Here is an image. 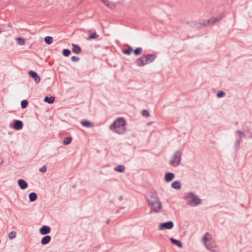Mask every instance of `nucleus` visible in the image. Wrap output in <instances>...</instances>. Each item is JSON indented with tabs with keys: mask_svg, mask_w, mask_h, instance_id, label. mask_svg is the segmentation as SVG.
I'll list each match as a JSON object with an SVG mask.
<instances>
[{
	"mask_svg": "<svg viewBox=\"0 0 252 252\" xmlns=\"http://www.w3.org/2000/svg\"><path fill=\"white\" fill-rule=\"evenodd\" d=\"M55 99V98L54 96H52L48 97V96H46L45 97V98L44 99V101L45 102H47L49 104H52L54 102Z\"/></svg>",
	"mask_w": 252,
	"mask_h": 252,
	"instance_id": "6ab92c4d",
	"label": "nucleus"
},
{
	"mask_svg": "<svg viewBox=\"0 0 252 252\" xmlns=\"http://www.w3.org/2000/svg\"><path fill=\"white\" fill-rule=\"evenodd\" d=\"M147 55L149 58V62L150 63H153L157 58V56L154 54H150Z\"/></svg>",
	"mask_w": 252,
	"mask_h": 252,
	"instance_id": "4be33fe9",
	"label": "nucleus"
},
{
	"mask_svg": "<svg viewBox=\"0 0 252 252\" xmlns=\"http://www.w3.org/2000/svg\"><path fill=\"white\" fill-rule=\"evenodd\" d=\"M171 187L176 189H179L181 188V184L178 181H174L171 184Z\"/></svg>",
	"mask_w": 252,
	"mask_h": 252,
	"instance_id": "a211bd4d",
	"label": "nucleus"
},
{
	"mask_svg": "<svg viewBox=\"0 0 252 252\" xmlns=\"http://www.w3.org/2000/svg\"><path fill=\"white\" fill-rule=\"evenodd\" d=\"M174 227V223L172 221H169L159 224L158 228L159 230L171 229Z\"/></svg>",
	"mask_w": 252,
	"mask_h": 252,
	"instance_id": "20e7f679",
	"label": "nucleus"
},
{
	"mask_svg": "<svg viewBox=\"0 0 252 252\" xmlns=\"http://www.w3.org/2000/svg\"><path fill=\"white\" fill-rule=\"evenodd\" d=\"M71 53L70 51L67 49H64L63 50L62 54L64 57H68Z\"/></svg>",
	"mask_w": 252,
	"mask_h": 252,
	"instance_id": "7c9ffc66",
	"label": "nucleus"
},
{
	"mask_svg": "<svg viewBox=\"0 0 252 252\" xmlns=\"http://www.w3.org/2000/svg\"><path fill=\"white\" fill-rule=\"evenodd\" d=\"M125 167L123 165H120L115 168V170L118 172H123L125 171Z\"/></svg>",
	"mask_w": 252,
	"mask_h": 252,
	"instance_id": "b1692460",
	"label": "nucleus"
},
{
	"mask_svg": "<svg viewBox=\"0 0 252 252\" xmlns=\"http://www.w3.org/2000/svg\"><path fill=\"white\" fill-rule=\"evenodd\" d=\"M182 152L177 151L170 160V164L174 167L178 166L181 163Z\"/></svg>",
	"mask_w": 252,
	"mask_h": 252,
	"instance_id": "7ed1b4c3",
	"label": "nucleus"
},
{
	"mask_svg": "<svg viewBox=\"0 0 252 252\" xmlns=\"http://www.w3.org/2000/svg\"><path fill=\"white\" fill-rule=\"evenodd\" d=\"M142 115H143V116L145 117H150V115L149 112L146 109H144L142 110Z\"/></svg>",
	"mask_w": 252,
	"mask_h": 252,
	"instance_id": "c9c22d12",
	"label": "nucleus"
},
{
	"mask_svg": "<svg viewBox=\"0 0 252 252\" xmlns=\"http://www.w3.org/2000/svg\"><path fill=\"white\" fill-rule=\"evenodd\" d=\"M132 51H133V49H132V47L130 46H129L126 50H124L123 51V52L124 54H125L126 55H129Z\"/></svg>",
	"mask_w": 252,
	"mask_h": 252,
	"instance_id": "bb28decb",
	"label": "nucleus"
},
{
	"mask_svg": "<svg viewBox=\"0 0 252 252\" xmlns=\"http://www.w3.org/2000/svg\"><path fill=\"white\" fill-rule=\"evenodd\" d=\"M98 37V35L96 33V32H94L90 34L89 36L87 38V40H91L93 39H95Z\"/></svg>",
	"mask_w": 252,
	"mask_h": 252,
	"instance_id": "a878e982",
	"label": "nucleus"
},
{
	"mask_svg": "<svg viewBox=\"0 0 252 252\" xmlns=\"http://www.w3.org/2000/svg\"><path fill=\"white\" fill-rule=\"evenodd\" d=\"M29 76L32 78L36 83H38L40 81V77L37 73L33 70H30L28 72Z\"/></svg>",
	"mask_w": 252,
	"mask_h": 252,
	"instance_id": "0eeeda50",
	"label": "nucleus"
},
{
	"mask_svg": "<svg viewBox=\"0 0 252 252\" xmlns=\"http://www.w3.org/2000/svg\"><path fill=\"white\" fill-rule=\"evenodd\" d=\"M51 240V237L49 235H46L44 236L41 240V243L43 245L48 244Z\"/></svg>",
	"mask_w": 252,
	"mask_h": 252,
	"instance_id": "4468645a",
	"label": "nucleus"
},
{
	"mask_svg": "<svg viewBox=\"0 0 252 252\" xmlns=\"http://www.w3.org/2000/svg\"><path fill=\"white\" fill-rule=\"evenodd\" d=\"M72 52L78 54L81 52V48L80 47L75 44H72Z\"/></svg>",
	"mask_w": 252,
	"mask_h": 252,
	"instance_id": "2eb2a0df",
	"label": "nucleus"
},
{
	"mask_svg": "<svg viewBox=\"0 0 252 252\" xmlns=\"http://www.w3.org/2000/svg\"><path fill=\"white\" fill-rule=\"evenodd\" d=\"M47 166L46 165H44L39 169V171L41 172H45L47 171Z\"/></svg>",
	"mask_w": 252,
	"mask_h": 252,
	"instance_id": "58836bf2",
	"label": "nucleus"
},
{
	"mask_svg": "<svg viewBox=\"0 0 252 252\" xmlns=\"http://www.w3.org/2000/svg\"><path fill=\"white\" fill-rule=\"evenodd\" d=\"M7 26H8V27H9L10 28L12 27V25L10 23H8Z\"/></svg>",
	"mask_w": 252,
	"mask_h": 252,
	"instance_id": "a18cd8bd",
	"label": "nucleus"
},
{
	"mask_svg": "<svg viewBox=\"0 0 252 252\" xmlns=\"http://www.w3.org/2000/svg\"><path fill=\"white\" fill-rule=\"evenodd\" d=\"M110 221V220H109V219H108V220H106V223H107V224H108V223H109Z\"/></svg>",
	"mask_w": 252,
	"mask_h": 252,
	"instance_id": "de8ad7c7",
	"label": "nucleus"
},
{
	"mask_svg": "<svg viewBox=\"0 0 252 252\" xmlns=\"http://www.w3.org/2000/svg\"><path fill=\"white\" fill-rule=\"evenodd\" d=\"M126 121L124 118L120 117L115 120L110 128H114L115 132L119 134H123L125 130Z\"/></svg>",
	"mask_w": 252,
	"mask_h": 252,
	"instance_id": "f03ea898",
	"label": "nucleus"
},
{
	"mask_svg": "<svg viewBox=\"0 0 252 252\" xmlns=\"http://www.w3.org/2000/svg\"><path fill=\"white\" fill-rule=\"evenodd\" d=\"M151 207V210L154 212L158 213L160 211L162 206L160 200L153 202V204H149Z\"/></svg>",
	"mask_w": 252,
	"mask_h": 252,
	"instance_id": "39448f33",
	"label": "nucleus"
},
{
	"mask_svg": "<svg viewBox=\"0 0 252 252\" xmlns=\"http://www.w3.org/2000/svg\"><path fill=\"white\" fill-rule=\"evenodd\" d=\"M103 3L108 7L113 6V4L111 3L108 0H101Z\"/></svg>",
	"mask_w": 252,
	"mask_h": 252,
	"instance_id": "e433bc0d",
	"label": "nucleus"
},
{
	"mask_svg": "<svg viewBox=\"0 0 252 252\" xmlns=\"http://www.w3.org/2000/svg\"><path fill=\"white\" fill-rule=\"evenodd\" d=\"M16 236V232L15 231H11L8 234V238L10 239H13Z\"/></svg>",
	"mask_w": 252,
	"mask_h": 252,
	"instance_id": "72a5a7b5",
	"label": "nucleus"
},
{
	"mask_svg": "<svg viewBox=\"0 0 252 252\" xmlns=\"http://www.w3.org/2000/svg\"><path fill=\"white\" fill-rule=\"evenodd\" d=\"M209 235L208 233H206V234L204 236L203 239L204 241V243H207V242L209 240V239L207 238V235Z\"/></svg>",
	"mask_w": 252,
	"mask_h": 252,
	"instance_id": "a19ab883",
	"label": "nucleus"
},
{
	"mask_svg": "<svg viewBox=\"0 0 252 252\" xmlns=\"http://www.w3.org/2000/svg\"><path fill=\"white\" fill-rule=\"evenodd\" d=\"M135 64L139 67L144 66L146 65L143 55L137 58L135 61Z\"/></svg>",
	"mask_w": 252,
	"mask_h": 252,
	"instance_id": "1a4fd4ad",
	"label": "nucleus"
},
{
	"mask_svg": "<svg viewBox=\"0 0 252 252\" xmlns=\"http://www.w3.org/2000/svg\"><path fill=\"white\" fill-rule=\"evenodd\" d=\"M81 124L83 126L86 127H92L94 126L93 123L86 120L81 121Z\"/></svg>",
	"mask_w": 252,
	"mask_h": 252,
	"instance_id": "f3484780",
	"label": "nucleus"
},
{
	"mask_svg": "<svg viewBox=\"0 0 252 252\" xmlns=\"http://www.w3.org/2000/svg\"><path fill=\"white\" fill-rule=\"evenodd\" d=\"M236 134H238L239 136V139H242V138L245 137V133L241 130H237L235 132Z\"/></svg>",
	"mask_w": 252,
	"mask_h": 252,
	"instance_id": "473e14b6",
	"label": "nucleus"
},
{
	"mask_svg": "<svg viewBox=\"0 0 252 252\" xmlns=\"http://www.w3.org/2000/svg\"><path fill=\"white\" fill-rule=\"evenodd\" d=\"M209 21V25H214L216 24L218 21H219V19L217 17H211L209 20H207Z\"/></svg>",
	"mask_w": 252,
	"mask_h": 252,
	"instance_id": "5701e85b",
	"label": "nucleus"
},
{
	"mask_svg": "<svg viewBox=\"0 0 252 252\" xmlns=\"http://www.w3.org/2000/svg\"><path fill=\"white\" fill-rule=\"evenodd\" d=\"M16 41H17V43L20 45H25V40L23 38L20 37H17L16 38Z\"/></svg>",
	"mask_w": 252,
	"mask_h": 252,
	"instance_id": "c756f323",
	"label": "nucleus"
},
{
	"mask_svg": "<svg viewBox=\"0 0 252 252\" xmlns=\"http://www.w3.org/2000/svg\"><path fill=\"white\" fill-rule=\"evenodd\" d=\"M143 56L144 58V61L146 63V64L150 63L149 62V58L148 57V55H143Z\"/></svg>",
	"mask_w": 252,
	"mask_h": 252,
	"instance_id": "79ce46f5",
	"label": "nucleus"
},
{
	"mask_svg": "<svg viewBox=\"0 0 252 252\" xmlns=\"http://www.w3.org/2000/svg\"><path fill=\"white\" fill-rule=\"evenodd\" d=\"M142 52V48L141 47L136 48L135 50H134L133 52L135 56H138L140 55Z\"/></svg>",
	"mask_w": 252,
	"mask_h": 252,
	"instance_id": "cd10ccee",
	"label": "nucleus"
},
{
	"mask_svg": "<svg viewBox=\"0 0 252 252\" xmlns=\"http://www.w3.org/2000/svg\"><path fill=\"white\" fill-rule=\"evenodd\" d=\"M123 196L122 195H121V196L119 197V200L120 201L122 200H123Z\"/></svg>",
	"mask_w": 252,
	"mask_h": 252,
	"instance_id": "c03bdc74",
	"label": "nucleus"
},
{
	"mask_svg": "<svg viewBox=\"0 0 252 252\" xmlns=\"http://www.w3.org/2000/svg\"><path fill=\"white\" fill-rule=\"evenodd\" d=\"M23 127V123L20 120H14V124L13 126V128L15 130H20Z\"/></svg>",
	"mask_w": 252,
	"mask_h": 252,
	"instance_id": "6e6552de",
	"label": "nucleus"
},
{
	"mask_svg": "<svg viewBox=\"0 0 252 252\" xmlns=\"http://www.w3.org/2000/svg\"><path fill=\"white\" fill-rule=\"evenodd\" d=\"M247 132H249V133H251V138H252V133L250 131L249 129H248V130H247Z\"/></svg>",
	"mask_w": 252,
	"mask_h": 252,
	"instance_id": "49530a36",
	"label": "nucleus"
},
{
	"mask_svg": "<svg viewBox=\"0 0 252 252\" xmlns=\"http://www.w3.org/2000/svg\"><path fill=\"white\" fill-rule=\"evenodd\" d=\"M184 199L186 201V204L191 207L197 206L202 203L201 199L191 192L186 193Z\"/></svg>",
	"mask_w": 252,
	"mask_h": 252,
	"instance_id": "f257e3e1",
	"label": "nucleus"
},
{
	"mask_svg": "<svg viewBox=\"0 0 252 252\" xmlns=\"http://www.w3.org/2000/svg\"><path fill=\"white\" fill-rule=\"evenodd\" d=\"M51 231V228L47 225L42 226L39 229V232L42 235H47Z\"/></svg>",
	"mask_w": 252,
	"mask_h": 252,
	"instance_id": "9d476101",
	"label": "nucleus"
},
{
	"mask_svg": "<svg viewBox=\"0 0 252 252\" xmlns=\"http://www.w3.org/2000/svg\"><path fill=\"white\" fill-rule=\"evenodd\" d=\"M79 59V58L77 56H73L71 57V61L74 62H78Z\"/></svg>",
	"mask_w": 252,
	"mask_h": 252,
	"instance_id": "ea45409f",
	"label": "nucleus"
},
{
	"mask_svg": "<svg viewBox=\"0 0 252 252\" xmlns=\"http://www.w3.org/2000/svg\"><path fill=\"white\" fill-rule=\"evenodd\" d=\"M71 140H72L71 137H67L64 139V140L63 141V144L65 145H68L71 143Z\"/></svg>",
	"mask_w": 252,
	"mask_h": 252,
	"instance_id": "2f4dec72",
	"label": "nucleus"
},
{
	"mask_svg": "<svg viewBox=\"0 0 252 252\" xmlns=\"http://www.w3.org/2000/svg\"><path fill=\"white\" fill-rule=\"evenodd\" d=\"M28 105V101L27 100L24 99L21 101V108L24 109L26 108Z\"/></svg>",
	"mask_w": 252,
	"mask_h": 252,
	"instance_id": "c85d7f7f",
	"label": "nucleus"
},
{
	"mask_svg": "<svg viewBox=\"0 0 252 252\" xmlns=\"http://www.w3.org/2000/svg\"><path fill=\"white\" fill-rule=\"evenodd\" d=\"M195 25L197 26L198 28L206 27L209 25V21L207 20H201L196 22Z\"/></svg>",
	"mask_w": 252,
	"mask_h": 252,
	"instance_id": "f8f14e48",
	"label": "nucleus"
},
{
	"mask_svg": "<svg viewBox=\"0 0 252 252\" xmlns=\"http://www.w3.org/2000/svg\"><path fill=\"white\" fill-rule=\"evenodd\" d=\"M242 142V139L238 138L234 143V149L236 152H237L240 148V145Z\"/></svg>",
	"mask_w": 252,
	"mask_h": 252,
	"instance_id": "aec40b11",
	"label": "nucleus"
},
{
	"mask_svg": "<svg viewBox=\"0 0 252 252\" xmlns=\"http://www.w3.org/2000/svg\"><path fill=\"white\" fill-rule=\"evenodd\" d=\"M53 37L50 36H47L44 38V41L47 44L50 45L53 42Z\"/></svg>",
	"mask_w": 252,
	"mask_h": 252,
	"instance_id": "393cba45",
	"label": "nucleus"
},
{
	"mask_svg": "<svg viewBox=\"0 0 252 252\" xmlns=\"http://www.w3.org/2000/svg\"><path fill=\"white\" fill-rule=\"evenodd\" d=\"M204 245L205 246V247L206 248V249H207L208 250H210V251H213L212 249L213 248V247L211 245H210L209 243L205 242V243H204Z\"/></svg>",
	"mask_w": 252,
	"mask_h": 252,
	"instance_id": "4c0bfd02",
	"label": "nucleus"
},
{
	"mask_svg": "<svg viewBox=\"0 0 252 252\" xmlns=\"http://www.w3.org/2000/svg\"><path fill=\"white\" fill-rule=\"evenodd\" d=\"M225 95V93L223 91H219L217 94V96L218 98L224 97Z\"/></svg>",
	"mask_w": 252,
	"mask_h": 252,
	"instance_id": "f704fd0d",
	"label": "nucleus"
},
{
	"mask_svg": "<svg viewBox=\"0 0 252 252\" xmlns=\"http://www.w3.org/2000/svg\"><path fill=\"white\" fill-rule=\"evenodd\" d=\"M175 178V174L172 172H167L165 174L164 180L166 182H170Z\"/></svg>",
	"mask_w": 252,
	"mask_h": 252,
	"instance_id": "ddd939ff",
	"label": "nucleus"
},
{
	"mask_svg": "<svg viewBox=\"0 0 252 252\" xmlns=\"http://www.w3.org/2000/svg\"><path fill=\"white\" fill-rule=\"evenodd\" d=\"M37 195L36 193L32 192L29 194V200L31 202H33L37 199Z\"/></svg>",
	"mask_w": 252,
	"mask_h": 252,
	"instance_id": "412c9836",
	"label": "nucleus"
},
{
	"mask_svg": "<svg viewBox=\"0 0 252 252\" xmlns=\"http://www.w3.org/2000/svg\"><path fill=\"white\" fill-rule=\"evenodd\" d=\"M225 14L224 13H221L220 14H219L218 17H217L218 19H219V21L221 20L223 17H224Z\"/></svg>",
	"mask_w": 252,
	"mask_h": 252,
	"instance_id": "37998d69",
	"label": "nucleus"
},
{
	"mask_svg": "<svg viewBox=\"0 0 252 252\" xmlns=\"http://www.w3.org/2000/svg\"><path fill=\"white\" fill-rule=\"evenodd\" d=\"M147 200L149 203V204H153L154 202H156L157 201L159 200V199L158 198L157 195L153 192H150L149 193L147 196Z\"/></svg>",
	"mask_w": 252,
	"mask_h": 252,
	"instance_id": "423d86ee",
	"label": "nucleus"
},
{
	"mask_svg": "<svg viewBox=\"0 0 252 252\" xmlns=\"http://www.w3.org/2000/svg\"><path fill=\"white\" fill-rule=\"evenodd\" d=\"M170 240L172 244L178 246L179 248H181L183 247V244L180 241L176 240L173 238H171Z\"/></svg>",
	"mask_w": 252,
	"mask_h": 252,
	"instance_id": "dca6fc26",
	"label": "nucleus"
},
{
	"mask_svg": "<svg viewBox=\"0 0 252 252\" xmlns=\"http://www.w3.org/2000/svg\"><path fill=\"white\" fill-rule=\"evenodd\" d=\"M18 185L21 189H25L27 188L28 184L24 180L20 179L18 180Z\"/></svg>",
	"mask_w": 252,
	"mask_h": 252,
	"instance_id": "9b49d317",
	"label": "nucleus"
},
{
	"mask_svg": "<svg viewBox=\"0 0 252 252\" xmlns=\"http://www.w3.org/2000/svg\"><path fill=\"white\" fill-rule=\"evenodd\" d=\"M73 188H75V185H73Z\"/></svg>",
	"mask_w": 252,
	"mask_h": 252,
	"instance_id": "09e8293b",
	"label": "nucleus"
}]
</instances>
